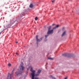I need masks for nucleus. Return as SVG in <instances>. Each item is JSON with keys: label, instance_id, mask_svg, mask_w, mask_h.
I'll use <instances>...</instances> for the list:
<instances>
[{"label": "nucleus", "instance_id": "1", "mask_svg": "<svg viewBox=\"0 0 79 79\" xmlns=\"http://www.w3.org/2000/svg\"><path fill=\"white\" fill-rule=\"evenodd\" d=\"M31 71L32 72L31 73V75L32 76V79H39V78L37 77H35V76H37L39 75L40 74V73H41L42 71V70L40 69H39L38 70V72H37V73L36 74H35V71L33 70V69L32 68V67L31 66Z\"/></svg>", "mask_w": 79, "mask_h": 79}, {"label": "nucleus", "instance_id": "2", "mask_svg": "<svg viewBox=\"0 0 79 79\" xmlns=\"http://www.w3.org/2000/svg\"><path fill=\"white\" fill-rule=\"evenodd\" d=\"M23 66H24V64H23V62H21V64H20V66H19L20 70H22V71L24 70L25 68Z\"/></svg>", "mask_w": 79, "mask_h": 79}, {"label": "nucleus", "instance_id": "3", "mask_svg": "<svg viewBox=\"0 0 79 79\" xmlns=\"http://www.w3.org/2000/svg\"><path fill=\"white\" fill-rule=\"evenodd\" d=\"M14 23H15V22H14V21L13 20H12V21H11L10 22V23L7 25V28H10V27H11V26L12 24H13Z\"/></svg>", "mask_w": 79, "mask_h": 79}, {"label": "nucleus", "instance_id": "4", "mask_svg": "<svg viewBox=\"0 0 79 79\" xmlns=\"http://www.w3.org/2000/svg\"><path fill=\"white\" fill-rule=\"evenodd\" d=\"M12 77H13V74H10L9 73L7 77V79H11Z\"/></svg>", "mask_w": 79, "mask_h": 79}, {"label": "nucleus", "instance_id": "5", "mask_svg": "<svg viewBox=\"0 0 79 79\" xmlns=\"http://www.w3.org/2000/svg\"><path fill=\"white\" fill-rule=\"evenodd\" d=\"M15 74L17 76H18L21 74H22V72L19 71V70H18L15 73Z\"/></svg>", "mask_w": 79, "mask_h": 79}, {"label": "nucleus", "instance_id": "6", "mask_svg": "<svg viewBox=\"0 0 79 79\" xmlns=\"http://www.w3.org/2000/svg\"><path fill=\"white\" fill-rule=\"evenodd\" d=\"M38 37H39V35H37L36 36V40H37V42H40V41H41V40H42V38H40L41 40H39L38 39Z\"/></svg>", "mask_w": 79, "mask_h": 79}, {"label": "nucleus", "instance_id": "7", "mask_svg": "<svg viewBox=\"0 0 79 79\" xmlns=\"http://www.w3.org/2000/svg\"><path fill=\"white\" fill-rule=\"evenodd\" d=\"M53 32V29L52 30H48L47 32L48 34H52Z\"/></svg>", "mask_w": 79, "mask_h": 79}, {"label": "nucleus", "instance_id": "8", "mask_svg": "<svg viewBox=\"0 0 79 79\" xmlns=\"http://www.w3.org/2000/svg\"><path fill=\"white\" fill-rule=\"evenodd\" d=\"M63 56H68V55H69V54L67 53H64L62 54Z\"/></svg>", "mask_w": 79, "mask_h": 79}, {"label": "nucleus", "instance_id": "9", "mask_svg": "<svg viewBox=\"0 0 79 79\" xmlns=\"http://www.w3.org/2000/svg\"><path fill=\"white\" fill-rule=\"evenodd\" d=\"M58 27H59V25H57L56 27H53V29H56V28H58Z\"/></svg>", "mask_w": 79, "mask_h": 79}, {"label": "nucleus", "instance_id": "10", "mask_svg": "<svg viewBox=\"0 0 79 79\" xmlns=\"http://www.w3.org/2000/svg\"><path fill=\"white\" fill-rule=\"evenodd\" d=\"M66 31H65L62 34V37H63V36H64L65 35V34H66Z\"/></svg>", "mask_w": 79, "mask_h": 79}, {"label": "nucleus", "instance_id": "11", "mask_svg": "<svg viewBox=\"0 0 79 79\" xmlns=\"http://www.w3.org/2000/svg\"><path fill=\"white\" fill-rule=\"evenodd\" d=\"M29 7L30 8H33V7H34V6H33V4H31L30 5Z\"/></svg>", "mask_w": 79, "mask_h": 79}, {"label": "nucleus", "instance_id": "12", "mask_svg": "<svg viewBox=\"0 0 79 79\" xmlns=\"http://www.w3.org/2000/svg\"><path fill=\"white\" fill-rule=\"evenodd\" d=\"M52 27V26H49V27L48 28V31H50V29H51V28Z\"/></svg>", "mask_w": 79, "mask_h": 79}, {"label": "nucleus", "instance_id": "13", "mask_svg": "<svg viewBox=\"0 0 79 79\" xmlns=\"http://www.w3.org/2000/svg\"><path fill=\"white\" fill-rule=\"evenodd\" d=\"M48 59L49 60H53V59L51 58V57H48Z\"/></svg>", "mask_w": 79, "mask_h": 79}, {"label": "nucleus", "instance_id": "14", "mask_svg": "<svg viewBox=\"0 0 79 79\" xmlns=\"http://www.w3.org/2000/svg\"><path fill=\"white\" fill-rule=\"evenodd\" d=\"M23 14L21 15H20V18H22V17H23Z\"/></svg>", "mask_w": 79, "mask_h": 79}, {"label": "nucleus", "instance_id": "15", "mask_svg": "<svg viewBox=\"0 0 79 79\" xmlns=\"http://www.w3.org/2000/svg\"><path fill=\"white\" fill-rule=\"evenodd\" d=\"M51 77H52L53 79H56V78L54 77H53V76L52 75L51 76Z\"/></svg>", "mask_w": 79, "mask_h": 79}, {"label": "nucleus", "instance_id": "16", "mask_svg": "<svg viewBox=\"0 0 79 79\" xmlns=\"http://www.w3.org/2000/svg\"><path fill=\"white\" fill-rule=\"evenodd\" d=\"M35 19L36 21H37V19H38V18H37V17H36L35 18Z\"/></svg>", "mask_w": 79, "mask_h": 79}, {"label": "nucleus", "instance_id": "17", "mask_svg": "<svg viewBox=\"0 0 79 79\" xmlns=\"http://www.w3.org/2000/svg\"><path fill=\"white\" fill-rule=\"evenodd\" d=\"M48 35H45V37H46V38H47V37H48Z\"/></svg>", "mask_w": 79, "mask_h": 79}, {"label": "nucleus", "instance_id": "18", "mask_svg": "<svg viewBox=\"0 0 79 79\" xmlns=\"http://www.w3.org/2000/svg\"><path fill=\"white\" fill-rule=\"evenodd\" d=\"M55 0H52V3H54V2H55Z\"/></svg>", "mask_w": 79, "mask_h": 79}, {"label": "nucleus", "instance_id": "19", "mask_svg": "<svg viewBox=\"0 0 79 79\" xmlns=\"http://www.w3.org/2000/svg\"><path fill=\"white\" fill-rule=\"evenodd\" d=\"M8 66H11V64H8Z\"/></svg>", "mask_w": 79, "mask_h": 79}, {"label": "nucleus", "instance_id": "20", "mask_svg": "<svg viewBox=\"0 0 79 79\" xmlns=\"http://www.w3.org/2000/svg\"><path fill=\"white\" fill-rule=\"evenodd\" d=\"M14 71H15V69H14L12 70V73H13L14 72Z\"/></svg>", "mask_w": 79, "mask_h": 79}, {"label": "nucleus", "instance_id": "21", "mask_svg": "<svg viewBox=\"0 0 79 79\" xmlns=\"http://www.w3.org/2000/svg\"><path fill=\"white\" fill-rule=\"evenodd\" d=\"M62 30H63H63H64V27L63 28Z\"/></svg>", "mask_w": 79, "mask_h": 79}, {"label": "nucleus", "instance_id": "22", "mask_svg": "<svg viewBox=\"0 0 79 79\" xmlns=\"http://www.w3.org/2000/svg\"><path fill=\"white\" fill-rule=\"evenodd\" d=\"M16 55H18V53L16 52Z\"/></svg>", "mask_w": 79, "mask_h": 79}, {"label": "nucleus", "instance_id": "23", "mask_svg": "<svg viewBox=\"0 0 79 79\" xmlns=\"http://www.w3.org/2000/svg\"><path fill=\"white\" fill-rule=\"evenodd\" d=\"M29 68H30V67H29V68H27V70H29Z\"/></svg>", "mask_w": 79, "mask_h": 79}, {"label": "nucleus", "instance_id": "24", "mask_svg": "<svg viewBox=\"0 0 79 79\" xmlns=\"http://www.w3.org/2000/svg\"><path fill=\"white\" fill-rule=\"evenodd\" d=\"M64 79H67V77H65L64 78Z\"/></svg>", "mask_w": 79, "mask_h": 79}, {"label": "nucleus", "instance_id": "25", "mask_svg": "<svg viewBox=\"0 0 79 79\" xmlns=\"http://www.w3.org/2000/svg\"><path fill=\"white\" fill-rule=\"evenodd\" d=\"M52 26H54V25H55V24H52Z\"/></svg>", "mask_w": 79, "mask_h": 79}, {"label": "nucleus", "instance_id": "26", "mask_svg": "<svg viewBox=\"0 0 79 79\" xmlns=\"http://www.w3.org/2000/svg\"><path fill=\"white\" fill-rule=\"evenodd\" d=\"M37 45H38V44H39V43H37Z\"/></svg>", "mask_w": 79, "mask_h": 79}, {"label": "nucleus", "instance_id": "27", "mask_svg": "<svg viewBox=\"0 0 79 79\" xmlns=\"http://www.w3.org/2000/svg\"><path fill=\"white\" fill-rule=\"evenodd\" d=\"M2 34V32H0V34Z\"/></svg>", "mask_w": 79, "mask_h": 79}, {"label": "nucleus", "instance_id": "28", "mask_svg": "<svg viewBox=\"0 0 79 79\" xmlns=\"http://www.w3.org/2000/svg\"><path fill=\"white\" fill-rule=\"evenodd\" d=\"M16 44H17V43H18V42H16Z\"/></svg>", "mask_w": 79, "mask_h": 79}, {"label": "nucleus", "instance_id": "29", "mask_svg": "<svg viewBox=\"0 0 79 79\" xmlns=\"http://www.w3.org/2000/svg\"><path fill=\"white\" fill-rule=\"evenodd\" d=\"M68 57H69V56H68Z\"/></svg>", "mask_w": 79, "mask_h": 79}]
</instances>
